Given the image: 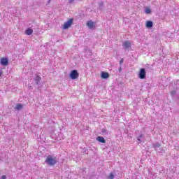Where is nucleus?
Wrapping results in <instances>:
<instances>
[{
  "label": "nucleus",
  "instance_id": "aec40b11",
  "mask_svg": "<svg viewBox=\"0 0 179 179\" xmlns=\"http://www.w3.org/2000/svg\"><path fill=\"white\" fill-rule=\"evenodd\" d=\"M138 141H139V142H141V138H138Z\"/></svg>",
  "mask_w": 179,
  "mask_h": 179
},
{
  "label": "nucleus",
  "instance_id": "ddd939ff",
  "mask_svg": "<svg viewBox=\"0 0 179 179\" xmlns=\"http://www.w3.org/2000/svg\"><path fill=\"white\" fill-rule=\"evenodd\" d=\"M22 108H23V105H22L21 103H17V105L15 108V109L17 110H22Z\"/></svg>",
  "mask_w": 179,
  "mask_h": 179
},
{
  "label": "nucleus",
  "instance_id": "6e6552de",
  "mask_svg": "<svg viewBox=\"0 0 179 179\" xmlns=\"http://www.w3.org/2000/svg\"><path fill=\"white\" fill-rule=\"evenodd\" d=\"M96 141L101 143H106V139H104V137L103 136L96 137Z\"/></svg>",
  "mask_w": 179,
  "mask_h": 179
},
{
  "label": "nucleus",
  "instance_id": "20e7f679",
  "mask_svg": "<svg viewBox=\"0 0 179 179\" xmlns=\"http://www.w3.org/2000/svg\"><path fill=\"white\" fill-rule=\"evenodd\" d=\"M138 78L139 79H145L146 78V70L145 69H140Z\"/></svg>",
  "mask_w": 179,
  "mask_h": 179
},
{
  "label": "nucleus",
  "instance_id": "f8f14e48",
  "mask_svg": "<svg viewBox=\"0 0 179 179\" xmlns=\"http://www.w3.org/2000/svg\"><path fill=\"white\" fill-rule=\"evenodd\" d=\"M34 80L36 82V85H38L40 80H41V77H40L39 76H36L35 78H34Z\"/></svg>",
  "mask_w": 179,
  "mask_h": 179
},
{
  "label": "nucleus",
  "instance_id": "1a4fd4ad",
  "mask_svg": "<svg viewBox=\"0 0 179 179\" xmlns=\"http://www.w3.org/2000/svg\"><path fill=\"white\" fill-rule=\"evenodd\" d=\"M145 26H146L147 29H151V27H153V22L147 21L145 23Z\"/></svg>",
  "mask_w": 179,
  "mask_h": 179
},
{
  "label": "nucleus",
  "instance_id": "7ed1b4c3",
  "mask_svg": "<svg viewBox=\"0 0 179 179\" xmlns=\"http://www.w3.org/2000/svg\"><path fill=\"white\" fill-rule=\"evenodd\" d=\"M73 23V20L72 18L69 19L67 22H66L63 26V29L64 30L68 29V28L71 27Z\"/></svg>",
  "mask_w": 179,
  "mask_h": 179
},
{
  "label": "nucleus",
  "instance_id": "4468645a",
  "mask_svg": "<svg viewBox=\"0 0 179 179\" xmlns=\"http://www.w3.org/2000/svg\"><path fill=\"white\" fill-rule=\"evenodd\" d=\"M145 13H146V15H149L150 13H152V10H150V8H147L145 10Z\"/></svg>",
  "mask_w": 179,
  "mask_h": 179
},
{
  "label": "nucleus",
  "instance_id": "dca6fc26",
  "mask_svg": "<svg viewBox=\"0 0 179 179\" xmlns=\"http://www.w3.org/2000/svg\"><path fill=\"white\" fill-rule=\"evenodd\" d=\"M122 64H124V59H121L120 62V65H122Z\"/></svg>",
  "mask_w": 179,
  "mask_h": 179
},
{
  "label": "nucleus",
  "instance_id": "412c9836",
  "mask_svg": "<svg viewBox=\"0 0 179 179\" xmlns=\"http://www.w3.org/2000/svg\"><path fill=\"white\" fill-rule=\"evenodd\" d=\"M138 138H142V134H141V135H140Z\"/></svg>",
  "mask_w": 179,
  "mask_h": 179
},
{
  "label": "nucleus",
  "instance_id": "9b49d317",
  "mask_svg": "<svg viewBox=\"0 0 179 179\" xmlns=\"http://www.w3.org/2000/svg\"><path fill=\"white\" fill-rule=\"evenodd\" d=\"M25 34H27V36H31V34H33V29L29 28L25 31Z\"/></svg>",
  "mask_w": 179,
  "mask_h": 179
},
{
  "label": "nucleus",
  "instance_id": "f3484780",
  "mask_svg": "<svg viewBox=\"0 0 179 179\" xmlns=\"http://www.w3.org/2000/svg\"><path fill=\"white\" fill-rule=\"evenodd\" d=\"M0 179H6V176H2L1 178Z\"/></svg>",
  "mask_w": 179,
  "mask_h": 179
},
{
  "label": "nucleus",
  "instance_id": "f257e3e1",
  "mask_svg": "<svg viewBox=\"0 0 179 179\" xmlns=\"http://www.w3.org/2000/svg\"><path fill=\"white\" fill-rule=\"evenodd\" d=\"M45 163L48 164V166H55L58 163V159L57 157H52L51 155H48L45 161Z\"/></svg>",
  "mask_w": 179,
  "mask_h": 179
},
{
  "label": "nucleus",
  "instance_id": "39448f33",
  "mask_svg": "<svg viewBox=\"0 0 179 179\" xmlns=\"http://www.w3.org/2000/svg\"><path fill=\"white\" fill-rule=\"evenodd\" d=\"M0 64L1 65H3V66H6V65H8V61L7 58L3 57L1 59L0 61Z\"/></svg>",
  "mask_w": 179,
  "mask_h": 179
},
{
  "label": "nucleus",
  "instance_id": "423d86ee",
  "mask_svg": "<svg viewBox=\"0 0 179 179\" xmlns=\"http://www.w3.org/2000/svg\"><path fill=\"white\" fill-rule=\"evenodd\" d=\"M101 78L102 79H108L110 78V74L107 72L102 71L101 73Z\"/></svg>",
  "mask_w": 179,
  "mask_h": 179
},
{
  "label": "nucleus",
  "instance_id": "f03ea898",
  "mask_svg": "<svg viewBox=\"0 0 179 179\" xmlns=\"http://www.w3.org/2000/svg\"><path fill=\"white\" fill-rule=\"evenodd\" d=\"M69 77L73 80L78 79V78H79V73L78 72V70H72L69 74Z\"/></svg>",
  "mask_w": 179,
  "mask_h": 179
},
{
  "label": "nucleus",
  "instance_id": "0eeeda50",
  "mask_svg": "<svg viewBox=\"0 0 179 179\" xmlns=\"http://www.w3.org/2000/svg\"><path fill=\"white\" fill-rule=\"evenodd\" d=\"M87 26L89 27V29H94L96 25L93 21H88L87 22Z\"/></svg>",
  "mask_w": 179,
  "mask_h": 179
},
{
  "label": "nucleus",
  "instance_id": "2eb2a0df",
  "mask_svg": "<svg viewBox=\"0 0 179 179\" xmlns=\"http://www.w3.org/2000/svg\"><path fill=\"white\" fill-rule=\"evenodd\" d=\"M108 179H114V174L113 173H110L108 177Z\"/></svg>",
  "mask_w": 179,
  "mask_h": 179
},
{
  "label": "nucleus",
  "instance_id": "9d476101",
  "mask_svg": "<svg viewBox=\"0 0 179 179\" xmlns=\"http://www.w3.org/2000/svg\"><path fill=\"white\" fill-rule=\"evenodd\" d=\"M122 46L126 48V50H128V48H129V47H131V42L129 41H125Z\"/></svg>",
  "mask_w": 179,
  "mask_h": 179
},
{
  "label": "nucleus",
  "instance_id": "a211bd4d",
  "mask_svg": "<svg viewBox=\"0 0 179 179\" xmlns=\"http://www.w3.org/2000/svg\"><path fill=\"white\" fill-rule=\"evenodd\" d=\"M2 73H3V72L2 71L1 69H0V77L2 76Z\"/></svg>",
  "mask_w": 179,
  "mask_h": 179
},
{
  "label": "nucleus",
  "instance_id": "6ab92c4d",
  "mask_svg": "<svg viewBox=\"0 0 179 179\" xmlns=\"http://www.w3.org/2000/svg\"><path fill=\"white\" fill-rule=\"evenodd\" d=\"M73 1H74V0H69L70 3H73Z\"/></svg>",
  "mask_w": 179,
  "mask_h": 179
}]
</instances>
